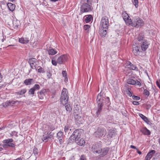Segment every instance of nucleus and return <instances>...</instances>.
I'll return each instance as SVG.
<instances>
[{"label": "nucleus", "instance_id": "7c9ffc66", "mask_svg": "<svg viewBox=\"0 0 160 160\" xmlns=\"http://www.w3.org/2000/svg\"><path fill=\"white\" fill-rule=\"evenodd\" d=\"M27 92V90L26 89H23L21 90L20 91L15 92V94H19L20 95H22L25 94Z\"/></svg>", "mask_w": 160, "mask_h": 160}, {"label": "nucleus", "instance_id": "4be33fe9", "mask_svg": "<svg viewBox=\"0 0 160 160\" xmlns=\"http://www.w3.org/2000/svg\"><path fill=\"white\" fill-rule=\"evenodd\" d=\"M139 116L146 123L148 124H150L151 123L150 121L148 120V118L143 115L142 114H139Z\"/></svg>", "mask_w": 160, "mask_h": 160}, {"label": "nucleus", "instance_id": "4d7b16f0", "mask_svg": "<svg viewBox=\"0 0 160 160\" xmlns=\"http://www.w3.org/2000/svg\"><path fill=\"white\" fill-rule=\"evenodd\" d=\"M51 76V74L49 72L47 73V77L48 79H49Z\"/></svg>", "mask_w": 160, "mask_h": 160}, {"label": "nucleus", "instance_id": "2f4dec72", "mask_svg": "<svg viewBox=\"0 0 160 160\" xmlns=\"http://www.w3.org/2000/svg\"><path fill=\"white\" fill-rule=\"evenodd\" d=\"M71 129H70L69 126L68 125H66L65 126L64 128V131L66 134L67 133H69L70 132L69 131H71Z\"/></svg>", "mask_w": 160, "mask_h": 160}, {"label": "nucleus", "instance_id": "4c0bfd02", "mask_svg": "<svg viewBox=\"0 0 160 160\" xmlns=\"http://www.w3.org/2000/svg\"><path fill=\"white\" fill-rule=\"evenodd\" d=\"M32 88L35 91L36 90H38L40 89V86L38 84H35Z\"/></svg>", "mask_w": 160, "mask_h": 160}, {"label": "nucleus", "instance_id": "0eeeda50", "mask_svg": "<svg viewBox=\"0 0 160 160\" xmlns=\"http://www.w3.org/2000/svg\"><path fill=\"white\" fill-rule=\"evenodd\" d=\"M122 17L126 24L130 25L132 22V20L126 12H122Z\"/></svg>", "mask_w": 160, "mask_h": 160}, {"label": "nucleus", "instance_id": "603ef678", "mask_svg": "<svg viewBox=\"0 0 160 160\" xmlns=\"http://www.w3.org/2000/svg\"><path fill=\"white\" fill-rule=\"evenodd\" d=\"M156 83L157 86L160 89V79L157 81Z\"/></svg>", "mask_w": 160, "mask_h": 160}, {"label": "nucleus", "instance_id": "412c9836", "mask_svg": "<svg viewBox=\"0 0 160 160\" xmlns=\"http://www.w3.org/2000/svg\"><path fill=\"white\" fill-rule=\"evenodd\" d=\"M75 141L78 145L80 146H84L85 143V141L82 138H80V139H78Z\"/></svg>", "mask_w": 160, "mask_h": 160}, {"label": "nucleus", "instance_id": "c756f323", "mask_svg": "<svg viewBox=\"0 0 160 160\" xmlns=\"http://www.w3.org/2000/svg\"><path fill=\"white\" fill-rule=\"evenodd\" d=\"M127 83L129 84L134 85L136 84V82L134 80L131 78H129L127 80Z\"/></svg>", "mask_w": 160, "mask_h": 160}, {"label": "nucleus", "instance_id": "13d9d810", "mask_svg": "<svg viewBox=\"0 0 160 160\" xmlns=\"http://www.w3.org/2000/svg\"><path fill=\"white\" fill-rule=\"evenodd\" d=\"M62 138H58L59 140V142H60V144H62L63 142V140H62Z\"/></svg>", "mask_w": 160, "mask_h": 160}, {"label": "nucleus", "instance_id": "e2e57ef3", "mask_svg": "<svg viewBox=\"0 0 160 160\" xmlns=\"http://www.w3.org/2000/svg\"><path fill=\"white\" fill-rule=\"evenodd\" d=\"M5 84H3L1 86H0V90L2 88H4L5 86Z\"/></svg>", "mask_w": 160, "mask_h": 160}, {"label": "nucleus", "instance_id": "f257e3e1", "mask_svg": "<svg viewBox=\"0 0 160 160\" xmlns=\"http://www.w3.org/2000/svg\"><path fill=\"white\" fill-rule=\"evenodd\" d=\"M84 3L81 6L80 9L81 14L84 12H87L91 11V6L90 4H91L90 0H85Z\"/></svg>", "mask_w": 160, "mask_h": 160}, {"label": "nucleus", "instance_id": "09e8293b", "mask_svg": "<svg viewBox=\"0 0 160 160\" xmlns=\"http://www.w3.org/2000/svg\"><path fill=\"white\" fill-rule=\"evenodd\" d=\"M144 93L145 95H147L148 96L150 94L149 92V91H148L146 89H145L144 90Z\"/></svg>", "mask_w": 160, "mask_h": 160}, {"label": "nucleus", "instance_id": "6e6552de", "mask_svg": "<svg viewBox=\"0 0 160 160\" xmlns=\"http://www.w3.org/2000/svg\"><path fill=\"white\" fill-rule=\"evenodd\" d=\"M92 149L93 152L98 154L100 153L102 150L101 145L98 143L93 145Z\"/></svg>", "mask_w": 160, "mask_h": 160}, {"label": "nucleus", "instance_id": "774afa93", "mask_svg": "<svg viewBox=\"0 0 160 160\" xmlns=\"http://www.w3.org/2000/svg\"><path fill=\"white\" fill-rule=\"evenodd\" d=\"M2 148H0V151H2Z\"/></svg>", "mask_w": 160, "mask_h": 160}, {"label": "nucleus", "instance_id": "a878e982", "mask_svg": "<svg viewBox=\"0 0 160 160\" xmlns=\"http://www.w3.org/2000/svg\"><path fill=\"white\" fill-rule=\"evenodd\" d=\"M7 5L9 10L10 11L12 12L14 10L15 7V6L14 4L11 3H8Z\"/></svg>", "mask_w": 160, "mask_h": 160}, {"label": "nucleus", "instance_id": "473e14b6", "mask_svg": "<svg viewBox=\"0 0 160 160\" xmlns=\"http://www.w3.org/2000/svg\"><path fill=\"white\" fill-rule=\"evenodd\" d=\"M114 131L110 129L109 131L108 132L107 136H109L110 138H111L114 134Z\"/></svg>", "mask_w": 160, "mask_h": 160}, {"label": "nucleus", "instance_id": "69168bd1", "mask_svg": "<svg viewBox=\"0 0 160 160\" xmlns=\"http://www.w3.org/2000/svg\"><path fill=\"white\" fill-rule=\"evenodd\" d=\"M137 150V152L139 154H142V152L139 151H138V150Z\"/></svg>", "mask_w": 160, "mask_h": 160}, {"label": "nucleus", "instance_id": "4468645a", "mask_svg": "<svg viewBox=\"0 0 160 160\" xmlns=\"http://www.w3.org/2000/svg\"><path fill=\"white\" fill-rule=\"evenodd\" d=\"M156 151L154 150H151L150 151L146 156L145 160H150L152 157L155 154Z\"/></svg>", "mask_w": 160, "mask_h": 160}, {"label": "nucleus", "instance_id": "a18cd8bd", "mask_svg": "<svg viewBox=\"0 0 160 160\" xmlns=\"http://www.w3.org/2000/svg\"><path fill=\"white\" fill-rule=\"evenodd\" d=\"M38 72L40 73H44L45 72L44 69L41 67L39 68L38 69Z\"/></svg>", "mask_w": 160, "mask_h": 160}, {"label": "nucleus", "instance_id": "aec40b11", "mask_svg": "<svg viewBox=\"0 0 160 160\" xmlns=\"http://www.w3.org/2000/svg\"><path fill=\"white\" fill-rule=\"evenodd\" d=\"M84 21L86 23H88L90 22L92 19L93 17L91 15H88L85 16L84 17Z\"/></svg>", "mask_w": 160, "mask_h": 160}, {"label": "nucleus", "instance_id": "338daca9", "mask_svg": "<svg viewBox=\"0 0 160 160\" xmlns=\"http://www.w3.org/2000/svg\"><path fill=\"white\" fill-rule=\"evenodd\" d=\"M51 1L53 2H55L56 1H57L58 0H50Z\"/></svg>", "mask_w": 160, "mask_h": 160}, {"label": "nucleus", "instance_id": "f8f14e48", "mask_svg": "<svg viewBox=\"0 0 160 160\" xmlns=\"http://www.w3.org/2000/svg\"><path fill=\"white\" fill-rule=\"evenodd\" d=\"M37 60L34 58L30 59L29 60V63L32 68L34 69L36 68Z\"/></svg>", "mask_w": 160, "mask_h": 160}, {"label": "nucleus", "instance_id": "e433bc0d", "mask_svg": "<svg viewBox=\"0 0 160 160\" xmlns=\"http://www.w3.org/2000/svg\"><path fill=\"white\" fill-rule=\"evenodd\" d=\"M66 110L67 111H68L69 112H70L72 110V108L71 107L70 105L69 104H67L65 106Z\"/></svg>", "mask_w": 160, "mask_h": 160}, {"label": "nucleus", "instance_id": "c85d7f7f", "mask_svg": "<svg viewBox=\"0 0 160 160\" xmlns=\"http://www.w3.org/2000/svg\"><path fill=\"white\" fill-rule=\"evenodd\" d=\"M142 132L144 134L149 135L150 134L151 132L148 129L146 128H144L142 130Z\"/></svg>", "mask_w": 160, "mask_h": 160}, {"label": "nucleus", "instance_id": "dca6fc26", "mask_svg": "<svg viewBox=\"0 0 160 160\" xmlns=\"http://www.w3.org/2000/svg\"><path fill=\"white\" fill-rule=\"evenodd\" d=\"M137 44L133 46V52L135 55H138L140 53V47Z\"/></svg>", "mask_w": 160, "mask_h": 160}, {"label": "nucleus", "instance_id": "c9c22d12", "mask_svg": "<svg viewBox=\"0 0 160 160\" xmlns=\"http://www.w3.org/2000/svg\"><path fill=\"white\" fill-rule=\"evenodd\" d=\"M144 37L143 35L139 34L138 37V40L139 41H142V42L144 40Z\"/></svg>", "mask_w": 160, "mask_h": 160}, {"label": "nucleus", "instance_id": "39448f33", "mask_svg": "<svg viewBox=\"0 0 160 160\" xmlns=\"http://www.w3.org/2000/svg\"><path fill=\"white\" fill-rule=\"evenodd\" d=\"M106 134V131L105 128L102 127L98 128L95 132V135L99 137L104 136Z\"/></svg>", "mask_w": 160, "mask_h": 160}, {"label": "nucleus", "instance_id": "423d86ee", "mask_svg": "<svg viewBox=\"0 0 160 160\" xmlns=\"http://www.w3.org/2000/svg\"><path fill=\"white\" fill-rule=\"evenodd\" d=\"M109 25L108 18L106 17H103L101 21L100 28L107 29Z\"/></svg>", "mask_w": 160, "mask_h": 160}, {"label": "nucleus", "instance_id": "f03ea898", "mask_svg": "<svg viewBox=\"0 0 160 160\" xmlns=\"http://www.w3.org/2000/svg\"><path fill=\"white\" fill-rule=\"evenodd\" d=\"M80 132L79 130H76L68 139V144L71 143L77 140L80 139L81 136Z\"/></svg>", "mask_w": 160, "mask_h": 160}, {"label": "nucleus", "instance_id": "6ab92c4d", "mask_svg": "<svg viewBox=\"0 0 160 160\" xmlns=\"http://www.w3.org/2000/svg\"><path fill=\"white\" fill-rule=\"evenodd\" d=\"M46 91L45 89H43L38 92V97L39 99H43L45 96L44 93L46 92Z\"/></svg>", "mask_w": 160, "mask_h": 160}, {"label": "nucleus", "instance_id": "b1692460", "mask_svg": "<svg viewBox=\"0 0 160 160\" xmlns=\"http://www.w3.org/2000/svg\"><path fill=\"white\" fill-rule=\"evenodd\" d=\"M47 51L48 54L51 55H55L58 52V51L55 49H50Z\"/></svg>", "mask_w": 160, "mask_h": 160}, {"label": "nucleus", "instance_id": "9b49d317", "mask_svg": "<svg viewBox=\"0 0 160 160\" xmlns=\"http://www.w3.org/2000/svg\"><path fill=\"white\" fill-rule=\"evenodd\" d=\"M68 59V57L67 55H63L59 57L57 59V62L59 64H63Z\"/></svg>", "mask_w": 160, "mask_h": 160}, {"label": "nucleus", "instance_id": "20e7f679", "mask_svg": "<svg viewBox=\"0 0 160 160\" xmlns=\"http://www.w3.org/2000/svg\"><path fill=\"white\" fill-rule=\"evenodd\" d=\"M131 23L130 25L134 27H138L143 25V21L138 17H134L132 20Z\"/></svg>", "mask_w": 160, "mask_h": 160}, {"label": "nucleus", "instance_id": "79ce46f5", "mask_svg": "<svg viewBox=\"0 0 160 160\" xmlns=\"http://www.w3.org/2000/svg\"><path fill=\"white\" fill-rule=\"evenodd\" d=\"M38 149L35 148L33 149V153L34 154L36 157L37 155H38Z\"/></svg>", "mask_w": 160, "mask_h": 160}, {"label": "nucleus", "instance_id": "49530a36", "mask_svg": "<svg viewBox=\"0 0 160 160\" xmlns=\"http://www.w3.org/2000/svg\"><path fill=\"white\" fill-rule=\"evenodd\" d=\"M132 98L133 100L136 101L139 100L140 99V98L139 97L135 95L132 96Z\"/></svg>", "mask_w": 160, "mask_h": 160}, {"label": "nucleus", "instance_id": "052dcab7", "mask_svg": "<svg viewBox=\"0 0 160 160\" xmlns=\"http://www.w3.org/2000/svg\"><path fill=\"white\" fill-rule=\"evenodd\" d=\"M127 93L129 96H130V97L132 96V93H131V92H130V91H128Z\"/></svg>", "mask_w": 160, "mask_h": 160}, {"label": "nucleus", "instance_id": "9d476101", "mask_svg": "<svg viewBox=\"0 0 160 160\" xmlns=\"http://www.w3.org/2000/svg\"><path fill=\"white\" fill-rule=\"evenodd\" d=\"M81 114L74 112V116L76 122L78 124H82L84 121V119Z\"/></svg>", "mask_w": 160, "mask_h": 160}, {"label": "nucleus", "instance_id": "a19ab883", "mask_svg": "<svg viewBox=\"0 0 160 160\" xmlns=\"http://www.w3.org/2000/svg\"><path fill=\"white\" fill-rule=\"evenodd\" d=\"M19 102H20L18 101H10L9 102V104L8 105L12 106L13 105V104L15 103L16 102H18L19 103Z\"/></svg>", "mask_w": 160, "mask_h": 160}, {"label": "nucleus", "instance_id": "f3484780", "mask_svg": "<svg viewBox=\"0 0 160 160\" xmlns=\"http://www.w3.org/2000/svg\"><path fill=\"white\" fill-rule=\"evenodd\" d=\"M126 67L129 68L133 70H137L138 68L134 65L132 64L130 62L128 61L126 63Z\"/></svg>", "mask_w": 160, "mask_h": 160}, {"label": "nucleus", "instance_id": "7ed1b4c3", "mask_svg": "<svg viewBox=\"0 0 160 160\" xmlns=\"http://www.w3.org/2000/svg\"><path fill=\"white\" fill-rule=\"evenodd\" d=\"M67 93V90L66 88H63L62 91L60 99V102L63 105H66L68 102V97Z\"/></svg>", "mask_w": 160, "mask_h": 160}, {"label": "nucleus", "instance_id": "0e129e2a", "mask_svg": "<svg viewBox=\"0 0 160 160\" xmlns=\"http://www.w3.org/2000/svg\"><path fill=\"white\" fill-rule=\"evenodd\" d=\"M13 160H22V159L21 158H17L15 159H14Z\"/></svg>", "mask_w": 160, "mask_h": 160}, {"label": "nucleus", "instance_id": "bf43d9fd", "mask_svg": "<svg viewBox=\"0 0 160 160\" xmlns=\"http://www.w3.org/2000/svg\"><path fill=\"white\" fill-rule=\"evenodd\" d=\"M80 160H86L85 157L83 156H81L80 158Z\"/></svg>", "mask_w": 160, "mask_h": 160}, {"label": "nucleus", "instance_id": "ea45409f", "mask_svg": "<svg viewBox=\"0 0 160 160\" xmlns=\"http://www.w3.org/2000/svg\"><path fill=\"white\" fill-rule=\"evenodd\" d=\"M132 2L136 8H137L138 7V0H132Z\"/></svg>", "mask_w": 160, "mask_h": 160}, {"label": "nucleus", "instance_id": "bb28decb", "mask_svg": "<svg viewBox=\"0 0 160 160\" xmlns=\"http://www.w3.org/2000/svg\"><path fill=\"white\" fill-rule=\"evenodd\" d=\"M20 22L17 20H14L12 21L13 26L14 28H17L19 26Z\"/></svg>", "mask_w": 160, "mask_h": 160}, {"label": "nucleus", "instance_id": "cd10ccee", "mask_svg": "<svg viewBox=\"0 0 160 160\" xmlns=\"http://www.w3.org/2000/svg\"><path fill=\"white\" fill-rule=\"evenodd\" d=\"M109 150V149L108 148H103L102 149V151L100 153V155L102 157L106 155L107 154Z\"/></svg>", "mask_w": 160, "mask_h": 160}, {"label": "nucleus", "instance_id": "de8ad7c7", "mask_svg": "<svg viewBox=\"0 0 160 160\" xmlns=\"http://www.w3.org/2000/svg\"><path fill=\"white\" fill-rule=\"evenodd\" d=\"M6 36L2 35L0 38V40H1L2 42H3L6 39Z\"/></svg>", "mask_w": 160, "mask_h": 160}, {"label": "nucleus", "instance_id": "864d4df0", "mask_svg": "<svg viewBox=\"0 0 160 160\" xmlns=\"http://www.w3.org/2000/svg\"><path fill=\"white\" fill-rule=\"evenodd\" d=\"M135 82H136V84L139 87H140L141 85V82L138 81L137 80H136L135 81Z\"/></svg>", "mask_w": 160, "mask_h": 160}, {"label": "nucleus", "instance_id": "680f3d73", "mask_svg": "<svg viewBox=\"0 0 160 160\" xmlns=\"http://www.w3.org/2000/svg\"><path fill=\"white\" fill-rule=\"evenodd\" d=\"M130 147L132 148H133V149H136L137 150H138V149L137 148H136V147H135V146H133V145H131L130 146Z\"/></svg>", "mask_w": 160, "mask_h": 160}, {"label": "nucleus", "instance_id": "8fccbe9b", "mask_svg": "<svg viewBox=\"0 0 160 160\" xmlns=\"http://www.w3.org/2000/svg\"><path fill=\"white\" fill-rule=\"evenodd\" d=\"M52 63L53 65L55 66H56L57 65V63H58L57 61H56L55 60H53V59L52 60Z\"/></svg>", "mask_w": 160, "mask_h": 160}, {"label": "nucleus", "instance_id": "1a4fd4ad", "mask_svg": "<svg viewBox=\"0 0 160 160\" xmlns=\"http://www.w3.org/2000/svg\"><path fill=\"white\" fill-rule=\"evenodd\" d=\"M13 141V139L11 138L4 140L3 141V143H5V144L3 145V147L7 148L8 147H14L15 146V145L12 142Z\"/></svg>", "mask_w": 160, "mask_h": 160}, {"label": "nucleus", "instance_id": "a211bd4d", "mask_svg": "<svg viewBox=\"0 0 160 160\" xmlns=\"http://www.w3.org/2000/svg\"><path fill=\"white\" fill-rule=\"evenodd\" d=\"M107 29L103 28H100L99 31V33L100 36L104 37L106 35L107 33Z\"/></svg>", "mask_w": 160, "mask_h": 160}, {"label": "nucleus", "instance_id": "72a5a7b5", "mask_svg": "<svg viewBox=\"0 0 160 160\" xmlns=\"http://www.w3.org/2000/svg\"><path fill=\"white\" fill-rule=\"evenodd\" d=\"M49 137L48 134H46L43 135L42 139L43 142H47L48 140Z\"/></svg>", "mask_w": 160, "mask_h": 160}, {"label": "nucleus", "instance_id": "5fc2aeb1", "mask_svg": "<svg viewBox=\"0 0 160 160\" xmlns=\"http://www.w3.org/2000/svg\"><path fill=\"white\" fill-rule=\"evenodd\" d=\"M132 103L134 105H137V106L139 104V102L137 101H133L132 102Z\"/></svg>", "mask_w": 160, "mask_h": 160}, {"label": "nucleus", "instance_id": "6e6d98bb", "mask_svg": "<svg viewBox=\"0 0 160 160\" xmlns=\"http://www.w3.org/2000/svg\"><path fill=\"white\" fill-rule=\"evenodd\" d=\"M62 74L63 76L64 77H66L67 76V73L66 71H62Z\"/></svg>", "mask_w": 160, "mask_h": 160}, {"label": "nucleus", "instance_id": "3c124183", "mask_svg": "<svg viewBox=\"0 0 160 160\" xmlns=\"http://www.w3.org/2000/svg\"><path fill=\"white\" fill-rule=\"evenodd\" d=\"M10 134L12 136H15L17 137V133L15 131H13Z\"/></svg>", "mask_w": 160, "mask_h": 160}, {"label": "nucleus", "instance_id": "58836bf2", "mask_svg": "<svg viewBox=\"0 0 160 160\" xmlns=\"http://www.w3.org/2000/svg\"><path fill=\"white\" fill-rule=\"evenodd\" d=\"M63 132H59L57 134V138H62Z\"/></svg>", "mask_w": 160, "mask_h": 160}, {"label": "nucleus", "instance_id": "37998d69", "mask_svg": "<svg viewBox=\"0 0 160 160\" xmlns=\"http://www.w3.org/2000/svg\"><path fill=\"white\" fill-rule=\"evenodd\" d=\"M90 28V26L88 25H85L84 26L83 29L85 30L89 31Z\"/></svg>", "mask_w": 160, "mask_h": 160}, {"label": "nucleus", "instance_id": "2eb2a0df", "mask_svg": "<svg viewBox=\"0 0 160 160\" xmlns=\"http://www.w3.org/2000/svg\"><path fill=\"white\" fill-rule=\"evenodd\" d=\"M103 97L102 96L101 93L99 94L98 95L97 99V101L98 105H103Z\"/></svg>", "mask_w": 160, "mask_h": 160}, {"label": "nucleus", "instance_id": "5701e85b", "mask_svg": "<svg viewBox=\"0 0 160 160\" xmlns=\"http://www.w3.org/2000/svg\"><path fill=\"white\" fill-rule=\"evenodd\" d=\"M29 39L27 38H22L19 39V42L23 44L27 43L29 42Z\"/></svg>", "mask_w": 160, "mask_h": 160}, {"label": "nucleus", "instance_id": "f704fd0d", "mask_svg": "<svg viewBox=\"0 0 160 160\" xmlns=\"http://www.w3.org/2000/svg\"><path fill=\"white\" fill-rule=\"evenodd\" d=\"M102 106L103 105H98V109L96 112L97 116L100 114L102 110Z\"/></svg>", "mask_w": 160, "mask_h": 160}, {"label": "nucleus", "instance_id": "ddd939ff", "mask_svg": "<svg viewBox=\"0 0 160 160\" xmlns=\"http://www.w3.org/2000/svg\"><path fill=\"white\" fill-rule=\"evenodd\" d=\"M149 44L147 40H144L141 44V47L142 51H145L148 47Z\"/></svg>", "mask_w": 160, "mask_h": 160}, {"label": "nucleus", "instance_id": "c03bdc74", "mask_svg": "<svg viewBox=\"0 0 160 160\" xmlns=\"http://www.w3.org/2000/svg\"><path fill=\"white\" fill-rule=\"evenodd\" d=\"M35 91L32 88L30 89L28 93L29 94H33L34 93Z\"/></svg>", "mask_w": 160, "mask_h": 160}, {"label": "nucleus", "instance_id": "393cba45", "mask_svg": "<svg viewBox=\"0 0 160 160\" xmlns=\"http://www.w3.org/2000/svg\"><path fill=\"white\" fill-rule=\"evenodd\" d=\"M34 81L33 79H27L25 80L24 83L27 85H31L32 83H33Z\"/></svg>", "mask_w": 160, "mask_h": 160}]
</instances>
